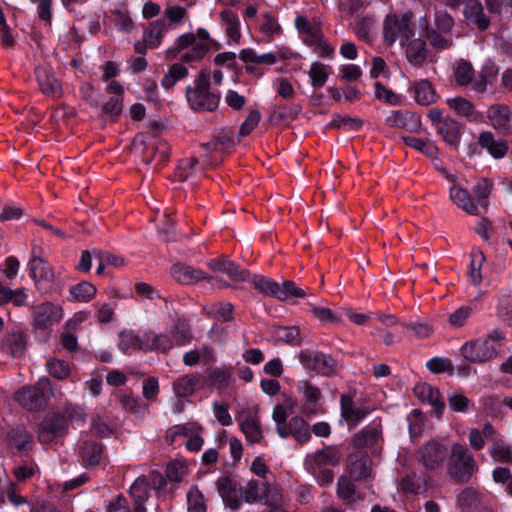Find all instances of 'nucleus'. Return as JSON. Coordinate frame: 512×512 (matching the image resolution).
Here are the masks:
<instances>
[{
  "label": "nucleus",
  "instance_id": "ddd939ff",
  "mask_svg": "<svg viewBox=\"0 0 512 512\" xmlns=\"http://www.w3.org/2000/svg\"><path fill=\"white\" fill-rule=\"evenodd\" d=\"M301 365L309 371H316L322 374H328L333 368V359L331 356L319 351L305 349L298 356Z\"/></svg>",
  "mask_w": 512,
  "mask_h": 512
},
{
  "label": "nucleus",
  "instance_id": "69168bd1",
  "mask_svg": "<svg viewBox=\"0 0 512 512\" xmlns=\"http://www.w3.org/2000/svg\"><path fill=\"white\" fill-rule=\"evenodd\" d=\"M186 52L181 55V61L183 63L197 62L204 58L209 51V46L206 42L198 41L188 48Z\"/></svg>",
  "mask_w": 512,
  "mask_h": 512
},
{
  "label": "nucleus",
  "instance_id": "09e8293b",
  "mask_svg": "<svg viewBox=\"0 0 512 512\" xmlns=\"http://www.w3.org/2000/svg\"><path fill=\"white\" fill-rule=\"evenodd\" d=\"M200 381L197 374H189L177 379L173 384L174 392L179 397H187L194 393L196 386Z\"/></svg>",
  "mask_w": 512,
  "mask_h": 512
},
{
  "label": "nucleus",
  "instance_id": "49530a36",
  "mask_svg": "<svg viewBox=\"0 0 512 512\" xmlns=\"http://www.w3.org/2000/svg\"><path fill=\"white\" fill-rule=\"evenodd\" d=\"M489 454L491 458L498 463H512V447L502 439H495L490 448Z\"/></svg>",
  "mask_w": 512,
  "mask_h": 512
},
{
  "label": "nucleus",
  "instance_id": "a19ab883",
  "mask_svg": "<svg viewBox=\"0 0 512 512\" xmlns=\"http://www.w3.org/2000/svg\"><path fill=\"white\" fill-rule=\"evenodd\" d=\"M80 456L85 465H98L102 456V447L94 441H83L80 446Z\"/></svg>",
  "mask_w": 512,
  "mask_h": 512
},
{
  "label": "nucleus",
  "instance_id": "c9c22d12",
  "mask_svg": "<svg viewBox=\"0 0 512 512\" xmlns=\"http://www.w3.org/2000/svg\"><path fill=\"white\" fill-rule=\"evenodd\" d=\"M97 293L96 287L90 282L82 281L69 289L68 300L86 303L92 300Z\"/></svg>",
  "mask_w": 512,
  "mask_h": 512
},
{
  "label": "nucleus",
  "instance_id": "052dcab7",
  "mask_svg": "<svg viewBox=\"0 0 512 512\" xmlns=\"http://www.w3.org/2000/svg\"><path fill=\"white\" fill-rule=\"evenodd\" d=\"M259 30L268 38H274L281 35L282 28L275 16L270 13H263L259 23Z\"/></svg>",
  "mask_w": 512,
  "mask_h": 512
},
{
  "label": "nucleus",
  "instance_id": "4c0bfd02",
  "mask_svg": "<svg viewBox=\"0 0 512 512\" xmlns=\"http://www.w3.org/2000/svg\"><path fill=\"white\" fill-rule=\"evenodd\" d=\"M146 351H159L166 353L174 346V341L166 334L145 332Z\"/></svg>",
  "mask_w": 512,
  "mask_h": 512
},
{
  "label": "nucleus",
  "instance_id": "bb28decb",
  "mask_svg": "<svg viewBox=\"0 0 512 512\" xmlns=\"http://www.w3.org/2000/svg\"><path fill=\"white\" fill-rule=\"evenodd\" d=\"M118 347L123 353H128L129 350L146 351L145 332L135 333L132 330L120 332Z\"/></svg>",
  "mask_w": 512,
  "mask_h": 512
},
{
  "label": "nucleus",
  "instance_id": "0eeeda50",
  "mask_svg": "<svg viewBox=\"0 0 512 512\" xmlns=\"http://www.w3.org/2000/svg\"><path fill=\"white\" fill-rule=\"evenodd\" d=\"M449 456V448L437 440H431L419 448L416 458L427 470L435 471L443 467Z\"/></svg>",
  "mask_w": 512,
  "mask_h": 512
},
{
  "label": "nucleus",
  "instance_id": "ea45409f",
  "mask_svg": "<svg viewBox=\"0 0 512 512\" xmlns=\"http://www.w3.org/2000/svg\"><path fill=\"white\" fill-rule=\"evenodd\" d=\"M221 20L225 25L226 34L231 42L237 43L240 40V21L235 12L225 9L220 14Z\"/></svg>",
  "mask_w": 512,
  "mask_h": 512
},
{
  "label": "nucleus",
  "instance_id": "4be33fe9",
  "mask_svg": "<svg viewBox=\"0 0 512 512\" xmlns=\"http://www.w3.org/2000/svg\"><path fill=\"white\" fill-rule=\"evenodd\" d=\"M404 50L406 59L413 66H421L427 59L426 43L420 39L411 37L403 45H400Z\"/></svg>",
  "mask_w": 512,
  "mask_h": 512
},
{
  "label": "nucleus",
  "instance_id": "f704fd0d",
  "mask_svg": "<svg viewBox=\"0 0 512 512\" xmlns=\"http://www.w3.org/2000/svg\"><path fill=\"white\" fill-rule=\"evenodd\" d=\"M464 15L467 19L476 23L480 30L487 29L490 24L489 19L483 14V6L478 0L467 1L464 8Z\"/></svg>",
  "mask_w": 512,
  "mask_h": 512
},
{
  "label": "nucleus",
  "instance_id": "603ef678",
  "mask_svg": "<svg viewBox=\"0 0 512 512\" xmlns=\"http://www.w3.org/2000/svg\"><path fill=\"white\" fill-rule=\"evenodd\" d=\"M130 497L133 505H143L149 498V484L145 477H138L130 487Z\"/></svg>",
  "mask_w": 512,
  "mask_h": 512
},
{
  "label": "nucleus",
  "instance_id": "864d4df0",
  "mask_svg": "<svg viewBox=\"0 0 512 512\" xmlns=\"http://www.w3.org/2000/svg\"><path fill=\"white\" fill-rule=\"evenodd\" d=\"M432 48L437 51L449 49L453 45L451 33H443L436 29H428V32L424 34Z\"/></svg>",
  "mask_w": 512,
  "mask_h": 512
},
{
  "label": "nucleus",
  "instance_id": "e433bc0d",
  "mask_svg": "<svg viewBox=\"0 0 512 512\" xmlns=\"http://www.w3.org/2000/svg\"><path fill=\"white\" fill-rule=\"evenodd\" d=\"M437 133L447 144L456 146L459 141V123L446 117L437 125Z\"/></svg>",
  "mask_w": 512,
  "mask_h": 512
},
{
  "label": "nucleus",
  "instance_id": "cd10ccee",
  "mask_svg": "<svg viewBox=\"0 0 512 512\" xmlns=\"http://www.w3.org/2000/svg\"><path fill=\"white\" fill-rule=\"evenodd\" d=\"M294 24L306 44L320 40V34H322V31L319 23L311 22L306 17L297 15L294 20Z\"/></svg>",
  "mask_w": 512,
  "mask_h": 512
},
{
  "label": "nucleus",
  "instance_id": "774afa93",
  "mask_svg": "<svg viewBox=\"0 0 512 512\" xmlns=\"http://www.w3.org/2000/svg\"><path fill=\"white\" fill-rule=\"evenodd\" d=\"M107 512H146V508L143 505H133L124 496H118L108 506Z\"/></svg>",
  "mask_w": 512,
  "mask_h": 512
},
{
  "label": "nucleus",
  "instance_id": "3c124183",
  "mask_svg": "<svg viewBox=\"0 0 512 512\" xmlns=\"http://www.w3.org/2000/svg\"><path fill=\"white\" fill-rule=\"evenodd\" d=\"M172 333L178 346L188 345L193 339L190 324L184 317L177 318Z\"/></svg>",
  "mask_w": 512,
  "mask_h": 512
},
{
  "label": "nucleus",
  "instance_id": "5701e85b",
  "mask_svg": "<svg viewBox=\"0 0 512 512\" xmlns=\"http://www.w3.org/2000/svg\"><path fill=\"white\" fill-rule=\"evenodd\" d=\"M386 123L390 127L405 129L411 132L420 128V117L409 111H393L387 118Z\"/></svg>",
  "mask_w": 512,
  "mask_h": 512
},
{
  "label": "nucleus",
  "instance_id": "2f4dec72",
  "mask_svg": "<svg viewBox=\"0 0 512 512\" xmlns=\"http://www.w3.org/2000/svg\"><path fill=\"white\" fill-rule=\"evenodd\" d=\"M337 497L347 505H352L362 500V497L356 493V487L352 479L347 476H341L337 481Z\"/></svg>",
  "mask_w": 512,
  "mask_h": 512
},
{
  "label": "nucleus",
  "instance_id": "f257e3e1",
  "mask_svg": "<svg viewBox=\"0 0 512 512\" xmlns=\"http://www.w3.org/2000/svg\"><path fill=\"white\" fill-rule=\"evenodd\" d=\"M342 460V452L336 446H326L321 450H317L314 454L308 456L305 465L309 473H311L318 484L328 486L334 479L333 467L340 464Z\"/></svg>",
  "mask_w": 512,
  "mask_h": 512
},
{
  "label": "nucleus",
  "instance_id": "7c9ffc66",
  "mask_svg": "<svg viewBox=\"0 0 512 512\" xmlns=\"http://www.w3.org/2000/svg\"><path fill=\"white\" fill-rule=\"evenodd\" d=\"M209 267L219 273L227 275L231 280L242 281L245 280V271L227 259H213L209 262Z\"/></svg>",
  "mask_w": 512,
  "mask_h": 512
},
{
  "label": "nucleus",
  "instance_id": "f3484780",
  "mask_svg": "<svg viewBox=\"0 0 512 512\" xmlns=\"http://www.w3.org/2000/svg\"><path fill=\"white\" fill-rule=\"evenodd\" d=\"M348 472L352 479L368 481L373 479L372 461L367 455H351Z\"/></svg>",
  "mask_w": 512,
  "mask_h": 512
},
{
  "label": "nucleus",
  "instance_id": "6e6d98bb",
  "mask_svg": "<svg viewBox=\"0 0 512 512\" xmlns=\"http://www.w3.org/2000/svg\"><path fill=\"white\" fill-rule=\"evenodd\" d=\"M10 445L17 448L19 451H27L32 445V436L23 427H17L9 433Z\"/></svg>",
  "mask_w": 512,
  "mask_h": 512
},
{
  "label": "nucleus",
  "instance_id": "4468645a",
  "mask_svg": "<svg viewBox=\"0 0 512 512\" xmlns=\"http://www.w3.org/2000/svg\"><path fill=\"white\" fill-rule=\"evenodd\" d=\"M27 348V334L19 329L5 333L0 339V350L14 358L23 356Z\"/></svg>",
  "mask_w": 512,
  "mask_h": 512
},
{
  "label": "nucleus",
  "instance_id": "8fccbe9b",
  "mask_svg": "<svg viewBox=\"0 0 512 512\" xmlns=\"http://www.w3.org/2000/svg\"><path fill=\"white\" fill-rule=\"evenodd\" d=\"M119 401L125 411L141 416L148 412V406L138 396L131 393L120 394Z\"/></svg>",
  "mask_w": 512,
  "mask_h": 512
},
{
  "label": "nucleus",
  "instance_id": "f03ea898",
  "mask_svg": "<svg viewBox=\"0 0 512 512\" xmlns=\"http://www.w3.org/2000/svg\"><path fill=\"white\" fill-rule=\"evenodd\" d=\"M414 15L411 11L403 13H389L383 20V39L388 46L396 41L403 45L415 36L413 23Z\"/></svg>",
  "mask_w": 512,
  "mask_h": 512
},
{
  "label": "nucleus",
  "instance_id": "37998d69",
  "mask_svg": "<svg viewBox=\"0 0 512 512\" xmlns=\"http://www.w3.org/2000/svg\"><path fill=\"white\" fill-rule=\"evenodd\" d=\"M188 73V68L183 62L174 63L169 66L167 72L164 74L161 85L164 89L169 90L174 87L177 82L184 79Z\"/></svg>",
  "mask_w": 512,
  "mask_h": 512
},
{
  "label": "nucleus",
  "instance_id": "79ce46f5",
  "mask_svg": "<svg viewBox=\"0 0 512 512\" xmlns=\"http://www.w3.org/2000/svg\"><path fill=\"white\" fill-rule=\"evenodd\" d=\"M206 382L218 389L226 388L230 385L232 380V371L231 369H223V368H213L209 369L205 373Z\"/></svg>",
  "mask_w": 512,
  "mask_h": 512
},
{
  "label": "nucleus",
  "instance_id": "4d7b16f0",
  "mask_svg": "<svg viewBox=\"0 0 512 512\" xmlns=\"http://www.w3.org/2000/svg\"><path fill=\"white\" fill-rule=\"evenodd\" d=\"M307 295L306 291L296 285L291 280L284 281L282 285L278 284L276 299L280 301H287L290 298H304Z\"/></svg>",
  "mask_w": 512,
  "mask_h": 512
},
{
  "label": "nucleus",
  "instance_id": "6ab92c4d",
  "mask_svg": "<svg viewBox=\"0 0 512 512\" xmlns=\"http://www.w3.org/2000/svg\"><path fill=\"white\" fill-rule=\"evenodd\" d=\"M478 144L495 159L504 158L508 152V145L504 139L496 138L490 131L479 134Z\"/></svg>",
  "mask_w": 512,
  "mask_h": 512
},
{
  "label": "nucleus",
  "instance_id": "1a4fd4ad",
  "mask_svg": "<svg viewBox=\"0 0 512 512\" xmlns=\"http://www.w3.org/2000/svg\"><path fill=\"white\" fill-rule=\"evenodd\" d=\"M237 421L248 445L259 444L264 440L261 420L256 409L241 411Z\"/></svg>",
  "mask_w": 512,
  "mask_h": 512
},
{
  "label": "nucleus",
  "instance_id": "e2e57ef3",
  "mask_svg": "<svg viewBox=\"0 0 512 512\" xmlns=\"http://www.w3.org/2000/svg\"><path fill=\"white\" fill-rule=\"evenodd\" d=\"M491 192V184L486 179H480L477 184L473 188L474 194V202L478 204V211L481 209H486L488 202L487 198Z\"/></svg>",
  "mask_w": 512,
  "mask_h": 512
},
{
  "label": "nucleus",
  "instance_id": "58836bf2",
  "mask_svg": "<svg viewBox=\"0 0 512 512\" xmlns=\"http://www.w3.org/2000/svg\"><path fill=\"white\" fill-rule=\"evenodd\" d=\"M286 431L287 437L292 435L300 443H305L311 438V432L308 424L302 417L299 416L292 417L289 420Z\"/></svg>",
  "mask_w": 512,
  "mask_h": 512
},
{
  "label": "nucleus",
  "instance_id": "aec40b11",
  "mask_svg": "<svg viewBox=\"0 0 512 512\" xmlns=\"http://www.w3.org/2000/svg\"><path fill=\"white\" fill-rule=\"evenodd\" d=\"M446 103L456 114L465 117L469 122L479 123L483 114L475 109L474 104L463 97L447 98Z\"/></svg>",
  "mask_w": 512,
  "mask_h": 512
},
{
  "label": "nucleus",
  "instance_id": "0e129e2a",
  "mask_svg": "<svg viewBox=\"0 0 512 512\" xmlns=\"http://www.w3.org/2000/svg\"><path fill=\"white\" fill-rule=\"evenodd\" d=\"M250 282L254 286V288L260 291L261 293L276 298L278 288L277 282L261 275H254L251 278Z\"/></svg>",
  "mask_w": 512,
  "mask_h": 512
},
{
  "label": "nucleus",
  "instance_id": "c03bdc74",
  "mask_svg": "<svg viewBox=\"0 0 512 512\" xmlns=\"http://www.w3.org/2000/svg\"><path fill=\"white\" fill-rule=\"evenodd\" d=\"M470 265L468 269V279L471 284L478 286L482 282V265L485 262V256L479 249H473L470 254Z\"/></svg>",
  "mask_w": 512,
  "mask_h": 512
},
{
  "label": "nucleus",
  "instance_id": "338daca9",
  "mask_svg": "<svg viewBox=\"0 0 512 512\" xmlns=\"http://www.w3.org/2000/svg\"><path fill=\"white\" fill-rule=\"evenodd\" d=\"M188 512H206V503L203 494L197 486H192L187 493Z\"/></svg>",
  "mask_w": 512,
  "mask_h": 512
},
{
  "label": "nucleus",
  "instance_id": "c85d7f7f",
  "mask_svg": "<svg viewBox=\"0 0 512 512\" xmlns=\"http://www.w3.org/2000/svg\"><path fill=\"white\" fill-rule=\"evenodd\" d=\"M450 198L455 205L464 210L468 214L478 215V204L471 199L468 191L460 186H452L450 188Z\"/></svg>",
  "mask_w": 512,
  "mask_h": 512
},
{
  "label": "nucleus",
  "instance_id": "680f3d73",
  "mask_svg": "<svg viewBox=\"0 0 512 512\" xmlns=\"http://www.w3.org/2000/svg\"><path fill=\"white\" fill-rule=\"evenodd\" d=\"M263 489H265V483L250 480L244 487H241L243 501L253 504L261 500Z\"/></svg>",
  "mask_w": 512,
  "mask_h": 512
},
{
  "label": "nucleus",
  "instance_id": "412c9836",
  "mask_svg": "<svg viewBox=\"0 0 512 512\" xmlns=\"http://www.w3.org/2000/svg\"><path fill=\"white\" fill-rule=\"evenodd\" d=\"M417 397L435 408L437 417L442 415L445 408V403L441 398V393L438 388L433 387L428 383L418 384L414 389Z\"/></svg>",
  "mask_w": 512,
  "mask_h": 512
},
{
  "label": "nucleus",
  "instance_id": "6e6552de",
  "mask_svg": "<svg viewBox=\"0 0 512 512\" xmlns=\"http://www.w3.org/2000/svg\"><path fill=\"white\" fill-rule=\"evenodd\" d=\"M383 427L380 418L371 421L367 426L355 433L352 437V444L358 449H370L377 453L383 444Z\"/></svg>",
  "mask_w": 512,
  "mask_h": 512
},
{
  "label": "nucleus",
  "instance_id": "9d476101",
  "mask_svg": "<svg viewBox=\"0 0 512 512\" xmlns=\"http://www.w3.org/2000/svg\"><path fill=\"white\" fill-rule=\"evenodd\" d=\"M32 309V325L38 329H49L62 320L63 309L52 302H44Z\"/></svg>",
  "mask_w": 512,
  "mask_h": 512
},
{
  "label": "nucleus",
  "instance_id": "dca6fc26",
  "mask_svg": "<svg viewBox=\"0 0 512 512\" xmlns=\"http://www.w3.org/2000/svg\"><path fill=\"white\" fill-rule=\"evenodd\" d=\"M218 493L226 506L238 510L243 504L241 487L228 477H221L216 482Z\"/></svg>",
  "mask_w": 512,
  "mask_h": 512
},
{
  "label": "nucleus",
  "instance_id": "72a5a7b5",
  "mask_svg": "<svg viewBox=\"0 0 512 512\" xmlns=\"http://www.w3.org/2000/svg\"><path fill=\"white\" fill-rule=\"evenodd\" d=\"M332 68L319 61L312 62L307 75L314 89L322 88L328 81Z\"/></svg>",
  "mask_w": 512,
  "mask_h": 512
},
{
  "label": "nucleus",
  "instance_id": "9b49d317",
  "mask_svg": "<svg viewBox=\"0 0 512 512\" xmlns=\"http://www.w3.org/2000/svg\"><path fill=\"white\" fill-rule=\"evenodd\" d=\"M68 423L65 416L52 414L46 416L40 424L38 440L42 444H49L67 433Z\"/></svg>",
  "mask_w": 512,
  "mask_h": 512
},
{
  "label": "nucleus",
  "instance_id": "b1692460",
  "mask_svg": "<svg viewBox=\"0 0 512 512\" xmlns=\"http://www.w3.org/2000/svg\"><path fill=\"white\" fill-rule=\"evenodd\" d=\"M35 74L40 90L45 95L53 98L61 96V85L53 74L45 68H36Z\"/></svg>",
  "mask_w": 512,
  "mask_h": 512
},
{
  "label": "nucleus",
  "instance_id": "de8ad7c7",
  "mask_svg": "<svg viewBox=\"0 0 512 512\" xmlns=\"http://www.w3.org/2000/svg\"><path fill=\"white\" fill-rule=\"evenodd\" d=\"M197 42L196 36L193 33H184L175 40L173 45L165 50V56L167 59L173 60L177 58L182 51L190 48Z\"/></svg>",
  "mask_w": 512,
  "mask_h": 512
},
{
  "label": "nucleus",
  "instance_id": "a18cd8bd",
  "mask_svg": "<svg viewBox=\"0 0 512 512\" xmlns=\"http://www.w3.org/2000/svg\"><path fill=\"white\" fill-rule=\"evenodd\" d=\"M414 98L418 104L429 105L436 101V93L432 84L427 80H420L413 86Z\"/></svg>",
  "mask_w": 512,
  "mask_h": 512
},
{
  "label": "nucleus",
  "instance_id": "473e14b6",
  "mask_svg": "<svg viewBox=\"0 0 512 512\" xmlns=\"http://www.w3.org/2000/svg\"><path fill=\"white\" fill-rule=\"evenodd\" d=\"M28 294L25 288L10 289L0 282V305L12 303L15 307L27 305Z\"/></svg>",
  "mask_w": 512,
  "mask_h": 512
},
{
  "label": "nucleus",
  "instance_id": "bf43d9fd",
  "mask_svg": "<svg viewBox=\"0 0 512 512\" xmlns=\"http://www.w3.org/2000/svg\"><path fill=\"white\" fill-rule=\"evenodd\" d=\"M402 139L407 146L420 151L428 157H434L437 153L436 146L427 139L417 138L415 136H404Z\"/></svg>",
  "mask_w": 512,
  "mask_h": 512
},
{
  "label": "nucleus",
  "instance_id": "a878e982",
  "mask_svg": "<svg viewBox=\"0 0 512 512\" xmlns=\"http://www.w3.org/2000/svg\"><path fill=\"white\" fill-rule=\"evenodd\" d=\"M171 275L177 282L185 285L194 284L207 278L202 270L181 264L171 268Z\"/></svg>",
  "mask_w": 512,
  "mask_h": 512
},
{
  "label": "nucleus",
  "instance_id": "5fc2aeb1",
  "mask_svg": "<svg viewBox=\"0 0 512 512\" xmlns=\"http://www.w3.org/2000/svg\"><path fill=\"white\" fill-rule=\"evenodd\" d=\"M239 57L245 63L254 64L273 65L277 61L274 53L268 52L264 54H257L255 50L251 48L241 50Z\"/></svg>",
  "mask_w": 512,
  "mask_h": 512
},
{
  "label": "nucleus",
  "instance_id": "20e7f679",
  "mask_svg": "<svg viewBox=\"0 0 512 512\" xmlns=\"http://www.w3.org/2000/svg\"><path fill=\"white\" fill-rule=\"evenodd\" d=\"M210 73L203 69L199 73L195 87L186 88V98L194 110L214 111L220 102V94L211 91Z\"/></svg>",
  "mask_w": 512,
  "mask_h": 512
},
{
  "label": "nucleus",
  "instance_id": "2eb2a0df",
  "mask_svg": "<svg viewBox=\"0 0 512 512\" xmlns=\"http://www.w3.org/2000/svg\"><path fill=\"white\" fill-rule=\"evenodd\" d=\"M486 113L490 125L495 130L505 135L512 133V125L510 123L512 112L507 105L493 104L488 107Z\"/></svg>",
  "mask_w": 512,
  "mask_h": 512
},
{
  "label": "nucleus",
  "instance_id": "13d9d810",
  "mask_svg": "<svg viewBox=\"0 0 512 512\" xmlns=\"http://www.w3.org/2000/svg\"><path fill=\"white\" fill-rule=\"evenodd\" d=\"M475 71L470 62L461 60L457 63L454 71L455 82L461 87H466L472 83Z\"/></svg>",
  "mask_w": 512,
  "mask_h": 512
},
{
  "label": "nucleus",
  "instance_id": "f8f14e48",
  "mask_svg": "<svg viewBox=\"0 0 512 512\" xmlns=\"http://www.w3.org/2000/svg\"><path fill=\"white\" fill-rule=\"evenodd\" d=\"M341 421H345L350 429L358 426L371 412L365 405L357 404L351 396L340 397Z\"/></svg>",
  "mask_w": 512,
  "mask_h": 512
},
{
  "label": "nucleus",
  "instance_id": "7ed1b4c3",
  "mask_svg": "<svg viewBox=\"0 0 512 512\" xmlns=\"http://www.w3.org/2000/svg\"><path fill=\"white\" fill-rule=\"evenodd\" d=\"M478 465L469 449L460 443H453L449 449L447 472L457 482H468L477 472Z\"/></svg>",
  "mask_w": 512,
  "mask_h": 512
},
{
  "label": "nucleus",
  "instance_id": "423d86ee",
  "mask_svg": "<svg viewBox=\"0 0 512 512\" xmlns=\"http://www.w3.org/2000/svg\"><path fill=\"white\" fill-rule=\"evenodd\" d=\"M53 395L48 378H40L34 386H24L16 392L15 400L29 411H38L45 407L48 397Z\"/></svg>",
  "mask_w": 512,
  "mask_h": 512
},
{
  "label": "nucleus",
  "instance_id": "a211bd4d",
  "mask_svg": "<svg viewBox=\"0 0 512 512\" xmlns=\"http://www.w3.org/2000/svg\"><path fill=\"white\" fill-rule=\"evenodd\" d=\"M29 275L34 280L35 285L39 286L42 282L50 283L54 281V273L49 264L36 254L33 249V257L28 263Z\"/></svg>",
  "mask_w": 512,
  "mask_h": 512
},
{
  "label": "nucleus",
  "instance_id": "39448f33",
  "mask_svg": "<svg viewBox=\"0 0 512 512\" xmlns=\"http://www.w3.org/2000/svg\"><path fill=\"white\" fill-rule=\"evenodd\" d=\"M503 338L502 332L495 329L484 339H476L461 347L462 356L473 363L488 361L498 354Z\"/></svg>",
  "mask_w": 512,
  "mask_h": 512
},
{
  "label": "nucleus",
  "instance_id": "393cba45",
  "mask_svg": "<svg viewBox=\"0 0 512 512\" xmlns=\"http://www.w3.org/2000/svg\"><path fill=\"white\" fill-rule=\"evenodd\" d=\"M168 25L163 19L152 21L144 32V42L150 49L158 48L168 31Z\"/></svg>",
  "mask_w": 512,
  "mask_h": 512
},
{
  "label": "nucleus",
  "instance_id": "c756f323",
  "mask_svg": "<svg viewBox=\"0 0 512 512\" xmlns=\"http://www.w3.org/2000/svg\"><path fill=\"white\" fill-rule=\"evenodd\" d=\"M202 174L198 159L186 158L179 161L174 177L179 182H186L192 180Z\"/></svg>",
  "mask_w": 512,
  "mask_h": 512
}]
</instances>
